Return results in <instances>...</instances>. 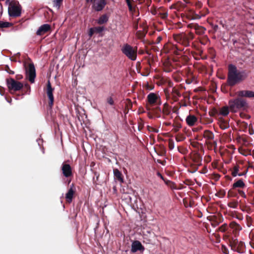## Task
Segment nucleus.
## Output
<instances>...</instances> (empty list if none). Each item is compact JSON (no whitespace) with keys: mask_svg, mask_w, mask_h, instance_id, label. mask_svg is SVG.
<instances>
[{"mask_svg":"<svg viewBox=\"0 0 254 254\" xmlns=\"http://www.w3.org/2000/svg\"><path fill=\"white\" fill-rule=\"evenodd\" d=\"M94 30L96 33H100L103 31L104 28L103 26H98L93 27Z\"/></svg>","mask_w":254,"mask_h":254,"instance_id":"obj_44","label":"nucleus"},{"mask_svg":"<svg viewBox=\"0 0 254 254\" xmlns=\"http://www.w3.org/2000/svg\"><path fill=\"white\" fill-rule=\"evenodd\" d=\"M229 106L232 112H236L238 110H245L248 107V103L245 99L238 97L235 99L230 100Z\"/></svg>","mask_w":254,"mask_h":254,"instance_id":"obj_3","label":"nucleus"},{"mask_svg":"<svg viewBox=\"0 0 254 254\" xmlns=\"http://www.w3.org/2000/svg\"><path fill=\"white\" fill-rule=\"evenodd\" d=\"M159 15L162 19H166L168 17V12L166 11L163 12H160L159 13Z\"/></svg>","mask_w":254,"mask_h":254,"instance_id":"obj_45","label":"nucleus"},{"mask_svg":"<svg viewBox=\"0 0 254 254\" xmlns=\"http://www.w3.org/2000/svg\"><path fill=\"white\" fill-rule=\"evenodd\" d=\"M234 251L240 254L244 253L245 251V243L242 241H240L238 245L236 247V249H235Z\"/></svg>","mask_w":254,"mask_h":254,"instance_id":"obj_25","label":"nucleus"},{"mask_svg":"<svg viewBox=\"0 0 254 254\" xmlns=\"http://www.w3.org/2000/svg\"><path fill=\"white\" fill-rule=\"evenodd\" d=\"M191 145L194 148H196L198 149H200L201 150L204 151L203 144L201 143H199L198 142H193L191 143Z\"/></svg>","mask_w":254,"mask_h":254,"instance_id":"obj_35","label":"nucleus"},{"mask_svg":"<svg viewBox=\"0 0 254 254\" xmlns=\"http://www.w3.org/2000/svg\"><path fill=\"white\" fill-rule=\"evenodd\" d=\"M205 144L207 146V148L209 150H216L217 148V142L216 140L206 141Z\"/></svg>","mask_w":254,"mask_h":254,"instance_id":"obj_24","label":"nucleus"},{"mask_svg":"<svg viewBox=\"0 0 254 254\" xmlns=\"http://www.w3.org/2000/svg\"><path fill=\"white\" fill-rule=\"evenodd\" d=\"M219 126L221 129H225L229 127V125L224 119L220 118L219 120Z\"/></svg>","mask_w":254,"mask_h":254,"instance_id":"obj_29","label":"nucleus"},{"mask_svg":"<svg viewBox=\"0 0 254 254\" xmlns=\"http://www.w3.org/2000/svg\"><path fill=\"white\" fill-rule=\"evenodd\" d=\"M203 136L206 139V141L213 140L214 138L213 133L209 130H205Z\"/></svg>","mask_w":254,"mask_h":254,"instance_id":"obj_23","label":"nucleus"},{"mask_svg":"<svg viewBox=\"0 0 254 254\" xmlns=\"http://www.w3.org/2000/svg\"><path fill=\"white\" fill-rule=\"evenodd\" d=\"M186 76L187 78H189V77H191V76L193 74V72L192 71L191 68L188 67L186 68L184 70Z\"/></svg>","mask_w":254,"mask_h":254,"instance_id":"obj_36","label":"nucleus"},{"mask_svg":"<svg viewBox=\"0 0 254 254\" xmlns=\"http://www.w3.org/2000/svg\"><path fill=\"white\" fill-rule=\"evenodd\" d=\"M95 33V31L94 30L93 28H91L89 29L88 35H89L90 37H91Z\"/></svg>","mask_w":254,"mask_h":254,"instance_id":"obj_56","label":"nucleus"},{"mask_svg":"<svg viewBox=\"0 0 254 254\" xmlns=\"http://www.w3.org/2000/svg\"><path fill=\"white\" fill-rule=\"evenodd\" d=\"M168 145L170 150H172L174 148V142L172 139H169L168 140Z\"/></svg>","mask_w":254,"mask_h":254,"instance_id":"obj_47","label":"nucleus"},{"mask_svg":"<svg viewBox=\"0 0 254 254\" xmlns=\"http://www.w3.org/2000/svg\"><path fill=\"white\" fill-rule=\"evenodd\" d=\"M223 220L222 215H220L218 218L216 216H212L209 221L211 222V225L213 227H215L218 226L220 223L222 222Z\"/></svg>","mask_w":254,"mask_h":254,"instance_id":"obj_19","label":"nucleus"},{"mask_svg":"<svg viewBox=\"0 0 254 254\" xmlns=\"http://www.w3.org/2000/svg\"><path fill=\"white\" fill-rule=\"evenodd\" d=\"M51 29V26L48 24H44L41 25L36 32V34L41 36L48 32Z\"/></svg>","mask_w":254,"mask_h":254,"instance_id":"obj_17","label":"nucleus"},{"mask_svg":"<svg viewBox=\"0 0 254 254\" xmlns=\"http://www.w3.org/2000/svg\"><path fill=\"white\" fill-rule=\"evenodd\" d=\"M178 149L179 152L183 154H185L187 152V149L183 146H178Z\"/></svg>","mask_w":254,"mask_h":254,"instance_id":"obj_46","label":"nucleus"},{"mask_svg":"<svg viewBox=\"0 0 254 254\" xmlns=\"http://www.w3.org/2000/svg\"><path fill=\"white\" fill-rule=\"evenodd\" d=\"M63 1V0H53L54 6L57 7L58 9H59L61 4H62Z\"/></svg>","mask_w":254,"mask_h":254,"instance_id":"obj_42","label":"nucleus"},{"mask_svg":"<svg viewBox=\"0 0 254 254\" xmlns=\"http://www.w3.org/2000/svg\"><path fill=\"white\" fill-rule=\"evenodd\" d=\"M190 159L193 163H196L197 165H201L202 156L197 151H194L190 156Z\"/></svg>","mask_w":254,"mask_h":254,"instance_id":"obj_16","label":"nucleus"},{"mask_svg":"<svg viewBox=\"0 0 254 254\" xmlns=\"http://www.w3.org/2000/svg\"><path fill=\"white\" fill-rule=\"evenodd\" d=\"M174 39L176 42L187 47L190 46V42L194 38V35L192 32L181 33L178 34H174Z\"/></svg>","mask_w":254,"mask_h":254,"instance_id":"obj_2","label":"nucleus"},{"mask_svg":"<svg viewBox=\"0 0 254 254\" xmlns=\"http://www.w3.org/2000/svg\"><path fill=\"white\" fill-rule=\"evenodd\" d=\"M229 226L233 229V232L235 236L238 235L239 231L242 230V227L235 221L231 222L229 224Z\"/></svg>","mask_w":254,"mask_h":254,"instance_id":"obj_18","label":"nucleus"},{"mask_svg":"<svg viewBox=\"0 0 254 254\" xmlns=\"http://www.w3.org/2000/svg\"><path fill=\"white\" fill-rule=\"evenodd\" d=\"M25 71L26 79H28L31 83H34L36 74L33 63L29 64L28 66L26 67Z\"/></svg>","mask_w":254,"mask_h":254,"instance_id":"obj_7","label":"nucleus"},{"mask_svg":"<svg viewBox=\"0 0 254 254\" xmlns=\"http://www.w3.org/2000/svg\"><path fill=\"white\" fill-rule=\"evenodd\" d=\"M222 251L225 254H229V250L224 245L222 246Z\"/></svg>","mask_w":254,"mask_h":254,"instance_id":"obj_52","label":"nucleus"},{"mask_svg":"<svg viewBox=\"0 0 254 254\" xmlns=\"http://www.w3.org/2000/svg\"><path fill=\"white\" fill-rule=\"evenodd\" d=\"M148 103L151 105H160L161 104L160 96L154 93H150L147 96Z\"/></svg>","mask_w":254,"mask_h":254,"instance_id":"obj_8","label":"nucleus"},{"mask_svg":"<svg viewBox=\"0 0 254 254\" xmlns=\"http://www.w3.org/2000/svg\"><path fill=\"white\" fill-rule=\"evenodd\" d=\"M171 95L174 101L176 102L179 100V98L181 96V94L177 88L173 87L171 92Z\"/></svg>","mask_w":254,"mask_h":254,"instance_id":"obj_22","label":"nucleus"},{"mask_svg":"<svg viewBox=\"0 0 254 254\" xmlns=\"http://www.w3.org/2000/svg\"><path fill=\"white\" fill-rule=\"evenodd\" d=\"M248 76L246 71H238L237 67L232 64L228 65L227 82L229 86L233 87L236 84L245 80Z\"/></svg>","mask_w":254,"mask_h":254,"instance_id":"obj_1","label":"nucleus"},{"mask_svg":"<svg viewBox=\"0 0 254 254\" xmlns=\"http://www.w3.org/2000/svg\"><path fill=\"white\" fill-rule=\"evenodd\" d=\"M167 48L168 49V52H171L175 55H180V52L183 51L184 49L179 48L177 45L172 44H169L167 45Z\"/></svg>","mask_w":254,"mask_h":254,"instance_id":"obj_14","label":"nucleus"},{"mask_svg":"<svg viewBox=\"0 0 254 254\" xmlns=\"http://www.w3.org/2000/svg\"><path fill=\"white\" fill-rule=\"evenodd\" d=\"M184 183L187 185H192V182L191 180L187 179L184 181Z\"/></svg>","mask_w":254,"mask_h":254,"instance_id":"obj_58","label":"nucleus"},{"mask_svg":"<svg viewBox=\"0 0 254 254\" xmlns=\"http://www.w3.org/2000/svg\"><path fill=\"white\" fill-rule=\"evenodd\" d=\"M61 170L65 177L68 178L73 176L72 169L69 164L64 163L62 165Z\"/></svg>","mask_w":254,"mask_h":254,"instance_id":"obj_11","label":"nucleus"},{"mask_svg":"<svg viewBox=\"0 0 254 254\" xmlns=\"http://www.w3.org/2000/svg\"><path fill=\"white\" fill-rule=\"evenodd\" d=\"M12 25V24L11 23H9L8 22H3L1 21H0V28H7L9 27Z\"/></svg>","mask_w":254,"mask_h":254,"instance_id":"obj_40","label":"nucleus"},{"mask_svg":"<svg viewBox=\"0 0 254 254\" xmlns=\"http://www.w3.org/2000/svg\"><path fill=\"white\" fill-rule=\"evenodd\" d=\"M202 4L200 1H197L195 3V6H196V8H201L202 7Z\"/></svg>","mask_w":254,"mask_h":254,"instance_id":"obj_59","label":"nucleus"},{"mask_svg":"<svg viewBox=\"0 0 254 254\" xmlns=\"http://www.w3.org/2000/svg\"><path fill=\"white\" fill-rule=\"evenodd\" d=\"M15 77L17 80H20L22 79L23 76L21 74H17Z\"/></svg>","mask_w":254,"mask_h":254,"instance_id":"obj_64","label":"nucleus"},{"mask_svg":"<svg viewBox=\"0 0 254 254\" xmlns=\"http://www.w3.org/2000/svg\"><path fill=\"white\" fill-rule=\"evenodd\" d=\"M162 113L164 115L166 116L169 115L171 113L170 107L167 103H165L163 105Z\"/></svg>","mask_w":254,"mask_h":254,"instance_id":"obj_31","label":"nucleus"},{"mask_svg":"<svg viewBox=\"0 0 254 254\" xmlns=\"http://www.w3.org/2000/svg\"><path fill=\"white\" fill-rule=\"evenodd\" d=\"M114 175L116 179L118 180L121 183L124 182L123 175L118 169H116L114 170Z\"/></svg>","mask_w":254,"mask_h":254,"instance_id":"obj_27","label":"nucleus"},{"mask_svg":"<svg viewBox=\"0 0 254 254\" xmlns=\"http://www.w3.org/2000/svg\"><path fill=\"white\" fill-rule=\"evenodd\" d=\"M157 162H158V163H159L163 165H165L166 163V160H158Z\"/></svg>","mask_w":254,"mask_h":254,"instance_id":"obj_62","label":"nucleus"},{"mask_svg":"<svg viewBox=\"0 0 254 254\" xmlns=\"http://www.w3.org/2000/svg\"><path fill=\"white\" fill-rule=\"evenodd\" d=\"M226 194V191L224 190H220L217 192V196L220 197H224Z\"/></svg>","mask_w":254,"mask_h":254,"instance_id":"obj_48","label":"nucleus"},{"mask_svg":"<svg viewBox=\"0 0 254 254\" xmlns=\"http://www.w3.org/2000/svg\"><path fill=\"white\" fill-rule=\"evenodd\" d=\"M76 192V188L73 184H72L70 188L68 190L65 194V198L67 203H70L72 200V198Z\"/></svg>","mask_w":254,"mask_h":254,"instance_id":"obj_12","label":"nucleus"},{"mask_svg":"<svg viewBox=\"0 0 254 254\" xmlns=\"http://www.w3.org/2000/svg\"><path fill=\"white\" fill-rule=\"evenodd\" d=\"M239 170V166L238 165L235 166L234 167L233 170L232 172V175L233 177H236L237 175H238V174H239V173H238Z\"/></svg>","mask_w":254,"mask_h":254,"instance_id":"obj_41","label":"nucleus"},{"mask_svg":"<svg viewBox=\"0 0 254 254\" xmlns=\"http://www.w3.org/2000/svg\"><path fill=\"white\" fill-rule=\"evenodd\" d=\"M144 250V247L142 245L141 243L138 241H134L131 244V251L133 253H135L137 251H143Z\"/></svg>","mask_w":254,"mask_h":254,"instance_id":"obj_15","label":"nucleus"},{"mask_svg":"<svg viewBox=\"0 0 254 254\" xmlns=\"http://www.w3.org/2000/svg\"><path fill=\"white\" fill-rule=\"evenodd\" d=\"M200 165H197L196 163H192L190 165V172L191 173H194L196 172L198 169V167Z\"/></svg>","mask_w":254,"mask_h":254,"instance_id":"obj_34","label":"nucleus"},{"mask_svg":"<svg viewBox=\"0 0 254 254\" xmlns=\"http://www.w3.org/2000/svg\"><path fill=\"white\" fill-rule=\"evenodd\" d=\"M54 88H52L50 80H48L47 84L46 94L49 99L48 106L49 107L50 109H52L54 105Z\"/></svg>","mask_w":254,"mask_h":254,"instance_id":"obj_9","label":"nucleus"},{"mask_svg":"<svg viewBox=\"0 0 254 254\" xmlns=\"http://www.w3.org/2000/svg\"><path fill=\"white\" fill-rule=\"evenodd\" d=\"M239 242L240 241H239L236 238H233L230 241V246H231L232 250L234 251L235 249H236V248L238 245Z\"/></svg>","mask_w":254,"mask_h":254,"instance_id":"obj_32","label":"nucleus"},{"mask_svg":"<svg viewBox=\"0 0 254 254\" xmlns=\"http://www.w3.org/2000/svg\"><path fill=\"white\" fill-rule=\"evenodd\" d=\"M147 63L149 67H147L145 68V72H143L141 73L143 76H148L150 73V63L149 60H148Z\"/></svg>","mask_w":254,"mask_h":254,"instance_id":"obj_39","label":"nucleus"},{"mask_svg":"<svg viewBox=\"0 0 254 254\" xmlns=\"http://www.w3.org/2000/svg\"><path fill=\"white\" fill-rule=\"evenodd\" d=\"M22 7L17 0H12L8 8V14L10 17H19L21 14Z\"/></svg>","mask_w":254,"mask_h":254,"instance_id":"obj_5","label":"nucleus"},{"mask_svg":"<svg viewBox=\"0 0 254 254\" xmlns=\"http://www.w3.org/2000/svg\"><path fill=\"white\" fill-rule=\"evenodd\" d=\"M189 78L190 80H192V82H193L195 81L196 77L195 76L194 74H193L191 76V77H190Z\"/></svg>","mask_w":254,"mask_h":254,"instance_id":"obj_63","label":"nucleus"},{"mask_svg":"<svg viewBox=\"0 0 254 254\" xmlns=\"http://www.w3.org/2000/svg\"><path fill=\"white\" fill-rule=\"evenodd\" d=\"M238 97L243 98V97L254 98V92L250 90H240L237 92Z\"/></svg>","mask_w":254,"mask_h":254,"instance_id":"obj_13","label":"nucleus"},{"mask_svg":"<svg viewBox=\"0 0 254 254\" xmlns=\"http://www.w3.org/2000/svg\"><path fill=\"white\" fill-rule=\"evenodd\" d=\"M139 19H137L136 21L133 22V28L135 30H137L138 29V23Z\"/></svg>","mask_w":254,"mask_h":254,"instance_id":"obj_57","label":"nucleus"},{"mask_svg":"<svg viewBox=\"0 0 254 254\" xmlns=\"http://www.w3.org/2000/svg\"><path fill=\"white\" fill-rule=\"evenodd\" d=\"M108 21V17L106 14H103L101 16L97 21V23L99 24H103L107 22Z\"/></svg>","mask_w":254,"mask_h":254,"instance_id":"obj_30","label":"nucleus"},{"mask_svg":"<svg viewBox=\"0 0 254 254\" xmlns=\"http://www.w3.org/2000/svg\"><path fill=\"white\" fill-rule=\"evenodd\" d=\"M186 121L189 126H193L197 121V118L194 115L190 114L187 117Z\"/></svg>","mask_w":254,"mask_h":254,"instance_id":"obj_20","label":"nucleus"},{"mask_svg":"<svg viewBox=\"0 0 254 254\" xmlns=\"http://www.w3.org/2000/svg\"><path fill=\"white\" fill-rule=\"evenodd\" d=\"M93 8L96 11L102 10L107 4L106 0H93Z\"/></svg>","mask_w":254,"mask_h":254,"instance_id":"obj_10","label":"nucleus"},{"mask_svg":"<svg viewBox=\"0 0 254 254\" xmlns=\"http://www.w3.org/2000/svg\"><path fill=\"white\" fill-rule=\"evenodd\" d=\"M199 41L201 44L205 45L208 41H209V40L207 36H204L200 38Z\"/></svg>","mask_w":254,"mask_h":254,"instance_id":"obj_43","label":"nucleus"},{"mask_svg":"<svg viewBox=\"0 0 254 254\" xmlns=\"http://www.w3.org/2000/svg\"><path fill=\"white\" fill-rule=\"evenodd\" d=\"M229 113V108L227 106L222 107L220 110V114L226 116L228 115Z\"/></svg>","mask_w":254,"mask_h":254,"instance_id":"obj_33","label":"nucleus"},{"mask_svg":"<svg viewBox=\"0 0 254 254\" xmlns=\"http://www.w3.org/2000/svg\"><path fill=\"white\" fill-rule=\"evenodd\" d=\"M127 5L128 7V10L130 12H133L135 11V8L133 7L132 5V3H127Z\"/></svg>","mask_w":254,"mask_h":254,"instance_id":"obj_50","label":"nucleus"},{"mask_svg":"<svg viewBox=\"0 0 254 254\" xmlns=\"http://www.w3.org/2000/svg\"><path fill=\"white\" fill-rule=\"evenodd\" d=\"M185 138H186V137L182 135H178L176 137V139L177 141H178V142L182 141L184 140Z\"/></svg>","mask_w":254,"mask_h":254,"instance_id":"obj_49","label":"nucleus"},{"mask_svg":"<svg viewBox=\"0 0 254 254\" xmlns=\"http://www.w3.org/2000/svg\"><path fill=\"white\" fill-rule=\"evenodd\" d=\"M121 51L128 59L131 61L136 60L137 47H133L128 44H125L122 47Z\"/></svg>","mask_w":254,"mask_h":254,"instance_id":"obj_4","label":"nucleus"},{"mask_svg":"<svg viewBox=\"0 0 254 254\" xmlns=\"http://www.w3.org/2000/svg\"><path fill=\"white\" fill-rule=\"evenodd\" d=\"M194 29L195 31V33L197 35H201L205 33V32L206 31V29L201 26H199L197 24V25H194L193 26Z\"/></svg>","mask_w":254,"mask_h":254,"instance_id":"obj_26","label":"nucleus"},{"mask_svg":"<svg viewBox=\"0 0 254 254\" xmlns=\"http://www.w3.org/2000/svg\"><path fill=\"white\" fill-rule=\"evenodd\" d=\"M107 101V102L111 105H113L114 104V100L111 97H108Z\"/></svg>","mask_w":254,"mask_h":254,"instance_id":"obj_55","label":"nucleus"},{"mask_svg":"<svg viewBox=\"0 0 254 254\" xmlns=\"http://www.w3.org/2000/svg\"><path fill=\"white\" fill-rule=\"evenodd\" d=\"M6 84L9 90L11 92L17 91L22 89L24 86L22 83L16 81L12 78L6 79Z\"/></svg>","mask_w":254,"mask_h":254,"instance_id":"obj_6","label":"nucleus"},{"mask_svg":"<svg viewBox=\"0 0 254 254\" xmlns=\"http://www.w3.org/2000/svg\"><path fill=\"white\" fill-rule=\"evenodd\" d=\"M147 33V28L146 27H143L142 30L137 31L136 33V36L138 39L142 40V42H144V38L145 37Z\"/></svg>","mask_w":254,"mask_h":254,"instance_id":"obj_21","label":"nucleus"},{"mask_svg":"<svg viewBox=\"0 0 254 254\" xmlns=\"http://www.w3.org/2000/svg\"><path fill=\"white\" fill-rule=\"evenodd\" d=\"M237 196L236 193L233 192L232 190H230L228 192V197H235Z\"/></svg>","mask_w":254,"mask_h":254,"instance_id":"obj_53","label":"nucleus"},{"mask_svg":"<svg viewBox=\"0 0 254 254\" xmlns=\"http://www.w3.org/2000/svg\"><path fill=\"white\" fill-rule=\"evenodd\" d=\"M5 70L10 74H14V72L11 70L8 65H6L5 67Z\"/></svg>","mask_w":254,"mask_h":254,"instance_id":"obj_51","label":"nucleus"},{"mask_svg":"<svg viewBox=\"0 0 254 254\" xmlns=\"http://www.w3.org/2000/svg\"><path fill=\"white\" fill-rule=\"evenodd\" d=\"M245 186L246 185L243 180L242 179H240L233 184L232 189H235L237 188H244Z\"/></svg>","mask_w":254,"mask_h":254,"instance_id":"obj_28","label":"nucleus"},{"mask_svg":"<svg viewBox=\"0 0 254 254\" xmlns=\"http://www.w3.org/2000/svg\"><path fill=\"white\" fill-rule=\"evenodd\" d=\"M228 228V225L226 223L223 224L222 225H221L220 227H219L217 230L216 231L218 232H225Z\"/></svg>","mask_w":254,"mask_h":254,"instance_id":"obj_38","label":"nucleus"},{"mask_svg":"<svg viewBox=\"0 0 254 254\" xmlns=\"http://www.w3.org/2000/svg\"><path fill=\"white\" fill-rule=\"evenodd\" d=\"M179 5H182L184 7H185L186 6V5H185L184 4H183L181 1H179L176 5V7H175V8L177 9L178 10L179 9V6H178Z\"/></svg>","mask_w":254,"mask_h":254,"instance_id":"obj_61","label":"nucleus"},{"mask_svg":"<svg viewBox=\"0 0 254 254\" xmlns=\"http://www.w3.org/2000/svg\"><path fill=\"white\" fill-rule=\"evenodd\" d=\"M238 192L243 198H246V197H247L245 193L244 192L243 190H238Z\"/></svg>","mask_w":254,"mask_h":254,"instance_id":"obj_54","label":"nucleus"},{"mask_svg":"<svg viewBox=\"0 0 254 254\" xmlns=\"http://www.w3.org/2000/svg\"><path fill=\"white\" fill-rule=\"evenodd\" d=\"M239 204V202L237 200H233L228 203V206L232 208H237Z\"/></svg>","mask_w":254,"mask_h":254,"instance_id":"obj_37","label":"nucleus"},{"mask_svg":"<svg viewBox=\"0 0 254 254\" xmlns=\"http://www.w3.org/2000/svg\"><path fill=\"white\" fill-rule=\"evenodd\" d=\"M23 87H25V88L26 89L27 91H29L30 92V86L28 83L25 84Z\"/></svg>","mask_w":254,"mask_h":254,"instance_id":"obj_60","label":"nucleus"}]
</instances>
